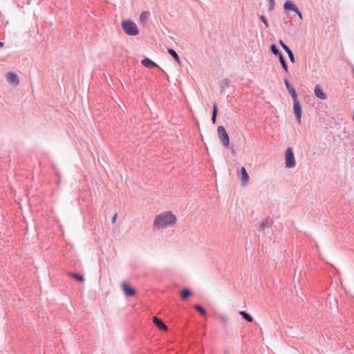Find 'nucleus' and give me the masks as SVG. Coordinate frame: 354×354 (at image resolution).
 Masks as SVG:
<instances>
[{"label":"nucleus","mask_w":354,"mask_h":354,"mask_svg":"<svg viewBox=\"0 0 354 354\" xmlns=\"http://www.w3.org/2000/svg\"><path fill=\"white\" fill-rule=\"evenodd\" d=\"M68 275L71 276L72 277L75 278L76 280L79 281H84V278L82 275H80L79 274L76 273H68Z\"/></svg>","instance_id":"nucleus-21"},{"label":"nucleus","mask_w":354,"mask_h":354,"mask_svg":"<svg viewBox=\"0 0 354 354\" xmlns=\"http://www.w3.org/2000/svg\"><path fill=\"white\" fill-rule=\"evenodd\" d=\"M259 18L261 21L265 24L266 28H268L269 26L266 18L263 15H260Z\"/></svg>","instance_id":"nucleus-24"},{"label":"nucleus","mask_w":354,"mask_h":354,"mask_svg":"<svg viewBox=\"0 0 354 354\" xmlns=\"http://www.w3.org/2000/svg\"><path fill=\"white\" fill-rule=\"evenodd\" d=\"M4 44L1 41H0V47L2 48Z\"/></svg>","instance_id":"nucleus-31"},{"label":"nucleus","mask_w":354,"mask_h":354,"mask_svg":"<svg viewBox=\"0 0 354 354\" xmlns=\"http://www.w3.org/2000/svg\"><path fill=\"white\" fill-rule=\"evenodd\" d=\"M7 80L9 83L12 84H14V85H17L19 84V78H18V76L12 73V72H9L7 75Z\"/></svg>","instance_id":"nucleus-8"},{"label":"nucleus","mask_w":354,"mask_h":354,"mask_svg":"<svg viewBox=\"0 0 354 354\" xmlns=\"http://www.w3.org/2000/svg\"><path fill=\"white\" fill-rule=\"evenodd\" d=\"M230 86V80L227 78L223 79L220 84L221 91L222 93H225L226 88Z\"/></svg>","instance_id":"nucleus-14"},{"label":"nucleus","mask_w":354,"mask_h":354,"mask_svg":"<svg viewBox=\"0 0 354 354\" xmlns=\"http://www.w3.org/2000/svg\"><path fill=\"white\" fill-rule=\"evenodd\" d=\"M216 113H217V112H213L212 118L213 123H215V122H216Z\"/></svg>","instance_id":"nucleus-28"},{"label":"nucleus","mask_w":354,"mask_h":354,"mask_svg":"<svg viewBox=\"0 0 354 354\" xmlns=\"http://www.w3.org/2000/svg\"><path fill=\"white\" fill-rule=\"evenodd\" d=\"M142 64L147 68H153L158 67V66L149 58H145L141 62Z\"/></svg>","instance_id":"nucleus-11"},{"label":"nucleus","mask_w":354,"mask_h":354,"mask_svg":"<svg viewBox=\"0 0 354 354\" xmlns=\"http://www.w3.org/2000/svg\"><path fill=\"white\" fill-rule=\"evenodd\" d=\"M117 216H118V214H117V213H115L114 214V216H113L112 221H111L112 223H115V221H116V218H117Z\"/></svg>","instance_id":"nucleus-29"},{"label":"nucleus","mask_w":354,"mask_h":354,"mask_svg":"<svg viewBox=\"0 0 354 354\" xmlns=\"http://www.w3.org/2000/svg\"><path fill=\"white\" fill-rule=\"evenodd\" d=\"M121 288L124 294L127 297H133L136 295V290L125 281L122 282Z\"/></svg>","instance_id":"nucleus-5"},{"label":"nucleus","mask_w":354,"mask_h":354,"mask_svg":"<svg viewBox=\"0 0 354 354\" xmlns=\"http://www.w3.org/2000/svg\"><path fill=\"white\" fill-rule=\"evenodd\" d=\"M279 62L281 64L283 69L286 72H288V66L287 62H286V59L284 58L283 55H280V56L279 57Z\"/></svg>","instance_id":"nucleus-15"},{"label":"nucleus","mask_w":354,"mask_h":354,"mask_svg":"<svg viewBox=\"0 0 354 354\" xmlns=\"http://www.w3.org/2000/svg\"><path fill=\"white\" fill-rule=\"evenodd\" d=\"M283 8L285 11L288 12V11L295 12L298 8L292 1L288 0L284 3Z\"/></svg>","instance_id":"nucleus-9"},{"label":"nucleus","mask_w":354,"mask_h":354,"mask_svg":"<svg viewBox=\"0 0 354 354\" xmlns=\"http://www.w3.org/2000/svg\"><path fill=\"white\" fill-rule=\"evenodd\" d=\"M191 292L188 289H183L181 292L180 296L183 299H185L191 295Z\"/></svg>","instance_id":"nucleus-22"},{"label":"nucleus","mask_w":354,"mask_h":354,"mask_svg":"<svg viewBox=\"0 0 354 354\" xmlns=\"http://www.w3.org/2000/svg\"><path fill=\"white\" fill-rule=\"evenodd\" d=\"M169 54L178 63H180V57L178 55V53L172 48H169L167 50Z\"/></svg>","instance_id":"nucleus-17"},{"label":"nucleus","mask_w":354,"mask_h":354,"mask_svg":"<svg viewBox=\"0 0 354 354\" xmlns=\"http://www.w3.org/2000/svg\"><path fill=\"white\" fill-rule=\"evenodd\" d=\"M176 221V216L168 211L157 215L154 219L153 225L159 229H165L174 225Z\"/></svg>","instance_id":"nucleus-1"},{"label":"nucleus","mask_w":354,"mask_h":354,"mask_svg":"<svg viewBox=\"0 0 354 354\" xmlns=\"http://www.w3.org/2000/svg\"><path fill=\"white\" fill-rule=\"evenodd\" d=\"M121 26L124 32L128 35L136 36L139 34V30L136 24L130 19L123 20Z\"/></svg>","instance_id":"nucleus-2"},{"label":"nucleus","mask_w":354,"mask_h":354,"mask_svg":"<svg viewBox=\"0 0 354 354\" xmlns=\"http://www.w3.org/2000/svg\"><path fill=\"white\" fill-rule=\"evenodd\" d=\"M284 83L286 86L287 90L292 97V98L297 97V93L295 88L290 84L287 78H284Z\"/></svg>","instance_id":"nucleus-7"},{"label":"nucleus","mask_w":354,"mask_h":354,"mask_svg":"<svg viewBox=\"0 0 354 354\" xmlns=\"http://www.w3.org/2000/svg\"><path fill=\"white\" fill-rule=\"evenodd\" d=\"M295 156L292 148L289 147L286 151V165L288 168H292L295 166Z\"/></svg>","instance_id":"nucleus-3"},{"label":"nucleus","mask_w":354,"mask_h":354,"mask_svg":"<svg viewBox=\"0 0 354 354\" xmlns=\"http://www.w3.org/2000/svg\"><path fill=\"white\" fill-rule=\"evenodd\" d=\"M274 8V0H269V10H272Z\"/></svg>","instance_id":"nucleus-25"},{"label":"nucleus","mask_w":354,"mask_h":354,"mask_svg":"<svg viewBox=\"0 0 354 354\" xmlns=\"http://www.w3.org/2000/svg\"><path fill=\"white\" fill-rule=\"evenodd\" d=\"M194 308L203 315L206 314L205 310L200 305H195Z\"/></svg>","instance_id":"nucleus-23"},{"label":"nucleus","mask_w":354,"mask_h":354,"mask_svg":"<svg viewBox=\"0 0 354 354\" xmlns=\"http://www.w3.org/2000/svg\"><path fill=\"white\" fill-rule=\"evenodd\" d=\"M315 94L318 98L321 100H325L327 97L326 94L324 92V91L322 90V87L319 85L315 86Z\"/></svg>","instance_id":"nucleus-10"},{"label":"nucleus","mask_w":354,"mask_h":354,"mask_svg":"<svg viewBox=\"0 0 354 354\" xmlns=\"http://www.w3.org/2000/svg\"><path fill=\"white\" fill-rule=\"evenodd\" d=\"M241 178L243 184H246L249 181V175L244 167L241 169Z\"/></svg>","instance_id":"nucleus-12"},{"label":"nucleus","mask_w":354,"mask_h":354,"mask_svg":"<svg viewBox=\"0 0 354 354\" xmlns=\"http://www.w3.org/2000/svg\"><path fill=\"white\" fill-rule=\"evenodd\" d=\"M212 111H217V106L215 104H214V108Z\"/></svg>","instance_id":"nucleus-30"},{"label":"nucleus","mask_w":354,"mask_h":354,"mask_svg":"<svg viewBox=\"0 0 354 354\" xmlns=\"http://www.w3.org/2000/svg\"><path fill=\"white\" fill-rule=\"evenodd\" d=\"M296 120L299 123L301 122V112H295Z\"/></svg>","instance_id":"nucleus-26"},{"label":"nucleus","mask_w":354,"mask_h":354,"mask_svg":"<svg viewBox=\"0 0 354 354\" xmlns=\"http://www.w3.org/2000/svg\"><path fill=\"white\" fill-rule=\"evenodd\" d=\"M217 131L219 139L222 141L224 146L227 147L230 144V138L225 128L223 126H219Z\"/></svg>","instance_id":"nucleus-4"},{"label":"nucleus","mask_w":354,"mask_h":354,"mask_svg":"<svg viewBox=\"0 0 354 354\" xmlns=\"http://www.w3.org/2000/svg\"><path fill=\"white\" fill-rule=\"evenodd\" d=\"M270 51L273 55H277L279 57L280 56V55H283L281 50L275 44H272L270 46Z\"/></svg>","instance_id":"nucleus-16"},{"label":"nucleus","mask_w":354,"mask_h":354,"mask_svg":"<svg viewBox=\"0 0 354 354\" xmlns=\"http://www.w3.org/2000/svg\"><path fill=\"white\" fill-rule=\"evenodd\" d=\"M297 16L301 19H302V13L297 8L296 11L295 12Z\"/></svg>","instance_id":"nucleus-27"},{"label":"nucleus","mask_w":354,"mask_h":354,"mask_svg":"<svg viewBox=\"0 0 354 354\" xmlns=\"http://www.w3.org/2000/svg\"><path fill=\"white\" fill-rule=\"evenodd\" d=\"M239 314L241 315L248 322H252L253 321L252 317L248 314L247 313H245V311H239Z\"/></svg>","instance_id":"nucleus-18"},{"label":"nucleus","mask_w":354,"mask_h":354,"mask_svg":"<svg viewBox=\"0 0 354 354\" xmlns=\"http://www.w3.org/2000/svg\"><path fill=\"white\" fill-rule=\"evenodd\" d=\"M150 13L149 12H142L140 15V21L145 23L149 18Z\"/></svg>","instance_id":"nucleus-19"},{"label":"nucleus","mask_w":354,"mask_h":354,"mask_svg":"<svg viewBox=\"0 0 354 354\" xmlns=\"http://www.w3.org/2000/svg\"><path fill=\"white\" fill-rule=\"evenodd\" d=\"M153 322L156 325V326L158 327L160 329L165 330V331L167 330V326L160 319H158L157 317H154L153 318Z\"/></svg>","instance_id":"nucleus-13"},{"label":"nucleus","mask_w":354,"mask_h":354,"mask_svg":"<svg viewBox=\"0 0 354 354\" xmlns=\"http://www.w3.org/2000/svg\"><path fill=\"white\" fill-rule=\"evenodd\" d=\"M279 44L281 46V47L283 48V49L287 53L290 62L292 63H295V57H294V54H293L292 51L281 39L279 40Z\"/></svg>","instance_id":"nucleus-6"},{"label":"nucleus","mask_w":354,"mask_h":354,"mask_svg":"<svg viewBox=\"0 0 354 354\" xmlns=\"http://www.w3.org/2000/svg\"><path fill=\"white\" fill-rule=\"evenodd\" d=\"M293 111H301V107L297 97L293 98Z\"/></svg>","instance_id":"nucleus-20"}]
</instances>
